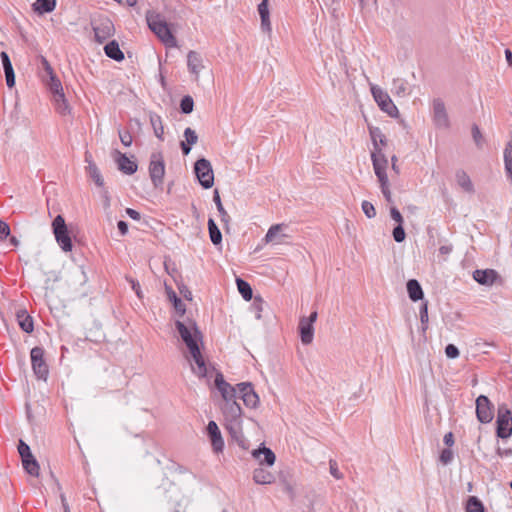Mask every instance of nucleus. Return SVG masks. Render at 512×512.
Segmentation results:
<instances>
[{
    "instance_id": "18",
    "label": "nucleus",
    "mask_w": 512,
    "mask_h": 512,
    "mask_svg": "<svg viewBox=\"0 0 512 512\" xmlns=\"http://www.w3.org/2000/svg\"><path fill=\"white\" fill-rule=\"evenodd\" d=\"M497 278L498 273L493 269H477L473 272V279L481 285L491 286Z\"/></svg>"
},
{
    "instance_id": "30",
    "label": "nucleus",
    "mask_w": 512,
    "mask_h": 512,
    "mask_svg": "<svg viewBox=\"0 0 512 512\" xmlns=\"http://www.w3.org/2000/svg\"><path fill=\"white\" fill-rule=\"evenodd\" d=\"M283 226V224L272 225L265 235V242L270 243L275 241L276 238H278L279 240L277 241V243H282L281 239L286 237L285 234H280V231L282 230Z\"/></svg>"
},
{
    "instance_id": "13",
    "label": "nucleus",
    "mask_w": 512,
    "mask_h": 512,
    "mask_svg": "<svg viewBox=\"0 0 512 512\" xmlns=\"http://www.w3.org/2000/svg\"><path fill=\"white\" fill-rule=\"evenodd\" d=\"M238 393L244 404L249 408H256L259 403V397L254 391L252 384L242 382L237 384Z\"/></svg>"
},
{
    "instance_id": "1",
    "label": "nucleus",
    "mask_w": 512,
    "mask_h": 512,
    "mask_svg": "<svg viewBox=\"0 0 512 512\" xmlns=\"http://www.w3.org/2000/svg\"><path fill=\"white\" fill-rule=\"evenodd\" d=\"M175 328L197 366L196 369L193 368L194 373L198 377H205L207 375V367L198 345L202 334L196 322L188 317L183 320L178 319L175 321Z\"/></svg>"
},
{
    "instance_id": "3",
    "label": "nucleus",
    "mask_w": 512,
    "mask_h": 512,
    "mask_svg": "<svg viewBox=\"0 0 512 512\" xmlns=\"http://www.w3.org/2000/svg\"><path fill=\"white\" fill-rule=\"evenodd\" d=\"M146 21L148 27L152 32L168 47H176L177 40L168 23L164 20V18L154 11H148L146 13Z\"/></svg>"
},
{
    "instance_id": "11",
    "label": "nucleus",
    "mask_w": 512,
    "mask_h": 512,
    "mask_svg": "<svg viewBox=\"0 0 512 512\" xmlns=\"http://www.w3.org/2000/svg\"><path fill=\"white\" fill-rule=\"evenodd\" d=\"M433 122L439 129H448L450 121L443 100L436 98L433 100Z\"/></svg>"
},
{
    "instance_id": "54",
    "label": "nucleus",
    "mask_w": 512,
    "mask_h": 512,
    "mask_svg": "<svg viewBox=\"0 0 512 512\" xmlns=\"http://www.w3.org/2000/svg\"><path fill=\"white\" fill-rule=\"evenodd\" d=\"M445 354L450 359H455L459 356V350L454 344H448L445 348Z\"/></svg>"
},
{
    "instance_id": "60",
    "label": "nucleus",
    "mask_w": 512,
    "mask_h": 512,
    "mask_svg": "<svg viewBox=\"0 0 512 512\" xmlns=\"http://www.w3.org/2000/svg\"><path fill=\"white\" fill-rule=\"evenodd\" d=\"M41 63H42V67H43L44 72H45V76L44 77H49V76L54 74L53 69H52L51 65L49 64V62L47 61L46 58L42 57Z\"/></svg>"
},
{
    "instance_id": "9",
    "label": "nucleus",
    "mask_w": 512,
    "mask_h": 512,
    "mask_svg": "<svg viewBox=\"0 0 512 512\" xmlns=\"http://www.w3.org/2000/svg\"><path fill=\"white\" fill-rule=\"evenodd\" d=\"M371 93L382 111L386 112L391 117L397 116L398 109L385 91L373 85L371 86Z\"/></svg>"
},
{
    "instance_id": "24",
    "label": "nucleus",
    "mask_w": 512,
    "mask_h": 512,
    "mask_svg": "<svg viewBox=\"0 0 512 512\" xmlns=\"http://www.w3.org/2000/svg\"><path fill=\"white\" fill-rule=\"evenodd\" d=\"M407 292L409 298L413 301L422 300L424 297V293L420 283L416 279H410L407 282Z\"/></svg>"
},
{
    "instance_id": "57",
    "label": "nucleus",
    "mask_w": 512,
    "mask_h": 512,
    "mask_svg": "<svg viewBox=\"0 0 512 512\" xmlns=\"http://www.w3.org/2000/svg\"><path fill=\"white\" fill-rule=\"evenodd\" d=\"M390 216L398 225H403V217L396 207L393 206L390 208Z\"/></svg>"
},
{
    "instance_id": "20",
    "label": "nucleus",
    "mask_w": 512,
    "mask_h": 512,
    "mask_svg": "<svg viewBox=\"0 0 512 512\" xmlns=\"http://www.w3.org/2000/svg\"><path fill=\"white\" fill-rule=\"evenodd\" d=\"M0 58L5 73L6 84L9 88H13L15 86V73L10 57L7 52L2 51L0 53Z\"/></svg>"
},
{
    "instance_id": "2",
    "label": "nucleus",
    "mask_w": 512,
    "mask_h": 512,
    "mask_svg": "<svg viewBox=\"0 0 512 512\" xmlns=\"http://www.w3.org/2000/svg\"><path fill=\"white\" fill-rule=\"evenodd\" d=\"M224 427L231 439L242 449L249 448V442L243 434L242 408L237 402H229L221 407Z\"/></svg>"
},
{
    "instance_id": "31",
    "label": "nucleus",
    "mask_w": 512,
    "mask_h": 512,
    "mask_svg": "<svg viewBox=\"0 0 512 512\" xmlns=\"http://www.w3.org/2000/svg\"><path fill=\"white\" fill-rule=\"evenodd\" d=\"M371 160L373 164L374 171H376V168L379 166V168L382 169V171H386L388 160L385 157V155L382 153L381 149L374 150L371 153Z\"/></svg>"
},
{
    "instance_id": "27",
    "label": "nucleus",
    "mask_w": 512,
    "mask_h": 512,
    "mask_svg": "<svg viewBox=\"0 0 512 512\" xmlns=\"http://www.w3.org/2000/svg\"><path fill=\"white\" fill-rule=\"evenodd\" d=\"M104 51L109 58L115 61H122L124 59V54L121 51L119 44L115 40L107 43L104 47Z\"/></svg>"
},
{
    "instance_id": "52",
    "label": "nucleus",
    "mask_w": 512,
    "mask_h": 512,
    "mask_svg": "<svg viewBox=\"0 0 512 512\" xmlns=\"http://www.w3.org/2000/svg\"><path fill=\"white\" fill-rule=\"evenodd\" d=\"M118 133H119V138H120L121 143L126 147L131 146L133 139H132V135L130 134V132L119 130Z\"/></svg>"
},
{
    "instance_id": "21",
    "label": "nucleus",
    "mask_w": 512,
    "mask_h": 512,
    "mask_svg": "<svg viewBox=\"0 0 512 512\" xmlns=\"http://www.w3.org/2000/svg\"><path fill=\"white\" fill-rule=\"evenodd\" d=\"M298 329H299L302 343L304 345L310 344L313 341V337H314L313 324L306 321L303 318H300Z\"/></svg>"
},
{
    "instance_id": "8",
    "label": "nucleus",
    "mask_w": 512,
    "mask_h": 512,
    "mask_svg": "<svg viewBox=\"0 0 512 512\" xmlns=\"http://www.w3.org/2000/svg\"><path fill=\"white\" fill-rule=\"evenodd\" d=\"M30 357L34 374L38 379L46 380L49 374V369L44 359L43 348L38 346L32 348Z\"/></svg>"
},
{
    "instance_id": "61",
    "label": "nucleus",
    "mask_w": 512,
    "mask_h": 512,
    "mask_svg": "<svg viewBox=\"0 0 512 512\" xmlns=\"http://www.w3.org/2000/svg\"><path fill=\"white\" fill-rule=\"evenodd\" d=\"M420 320L422 324H425L428 322V309H427V303H424L422 307L420 308Z\"/></svg>"
},
{
    "instance_id": "50",
    "label": "nucleus",
    "mask_w": 512,
    "mask_h": 512,
    "mask_svg": "<svg viewBox=\"0 0 512 512\" xmlns=\"http://www.w3.org/2000/svg\"><path fill=\"white\" fill-rule=\"evenodd\" d=\"M393 238L397 243H401L405 240L406 234L403 225H397L392 232Z\"/></svg>"
},
{
    "instance_id": "5",
    "label": "nucleus",
    "mask_w": 512,
    "mask_h": 512,
    "mask_svg": "<svg viewBox=\"0 0 512 512\" xmlns=\"http://www.w3.org/2000/svg\"><path fill=\"white\" fill-rule=\"evenodd\" d=\"M194 172L204 189H209L214 184V173L209 160L205 158L198 159L194 164Z\"/></svg>"
},
{
    "instance_id": "4",
    "label": "nucleus",
    "mask_w": 512,
    "mask_h": 512,
    "mask_svg": "<svg viewBox=\"0 0 512 512\" xmlns=\"http://www.w3.org/2000/svg\"><path fill=\"white\" fill-rule=\"evenodd\" d=\"M52 230L55 239L61 249L65 252L71 251L73 244L63 216L57 215L54 218L52 222Z\"/></svg>"
},
{
    "instance_id": "36",
    "label": "nucleus",
    "mask_w": 512,
    "mask_h": 512,
    "mask_svg": "<svg viewBox=\"0 0 512 512\" xmlns=\"http://www.w3.org/2000/svg\"><path fill=\"white\" fill-rule=\"evenodd\" d=\"M22 465H23L24 470L29 475L34 476V477L39 476L40 466L34 456L32 458L24 459L22 461Z\"/></svg>"
},
{
    "instance_id": "19",
    "label": "nucleus",
    "mask_w": 512,
    "mask_h": 512,
    "mask_svg": "<svg viewBox=\"0 0 512 512\" xmlns=\"http://www.w3.org/2000/svg\"><path fill=\"white\" fill-rule=\"evenodd\" d=\"M187 67L190 73L198 80L200 71L204 68L201 55L196 51H189L187 55Z\"/></svg>"
},
{
    "instance_id": "29",
    "label": "nucleus",
    "mask_w": 512,
    "mask_h": 512,
    "mask_svg": "<svg viewBox=\"0 0 512 512\" xmlns=\"http://www.w3.org/2000/svg\"><path fill=\"white\" fill-rule=\"evenodd\" d=\"M457 184L466 192L472 193L474 191L473 184L468 174L463 170L456 171L455 174Z\"/></svg>"
},
{
    "instance_id": "12",
    "label": "nucleus",
    "mask_w": 512,
    "mask_h": 512,
    "mask_svg": "<svg viewBox=\"0 0 512 512\" xmlns=\"http://www.w3.org/2000/svg\"><path fill=\"white\" fill-rule=\"evenodd\" d=\"M493 406L485 395L476 399V416L481 423H489L493 419Z\"/></svg>"
},
{
    "instance_id": "41",
    "label": "nucleus",
    "mask_w": 512,
    "mask_h": 512,
    "mask_svg": "<svg viewBox=\"0 0 512 512\" xmlns=\"http://www.w3.org/2000/svg\"><path fill=\"white\" fill-rule=\"evenodd\" d=\"M466 512H485L482 502L476 496H470L466 504Z\"/></svg>"
},
{
    "instance_id": "14",
    "label": "nucleus",
    "mask_w": 512,
    "mask_h": 512,
    "mask_svg": "<svg viewBox=\"0 0 512 512\" xmlns=\"http://www.w3.org/2000/svg\"><path fill=\"white\" fill-rule=\"evenodd\" d=\"M113 158L117 163L118 169L127 175H132L137 171V163L128 158L124 153L118 150L113 152Z\"/></svg>"
},
{
    "instance_id": "25",
    "label": "nucleus",
    "mask_w": 512,
    "mask_h": 512,
    "mask_svg": "<svg viewBox=\"0 0 512 512\" xmlns=\"http://www.w3.org/2000/svg\"><path fill=\"white\" fill-rule=\"evenodd\" d=\"M253 480L257 484L266 485L273 483L275 477L270 471L264 468H256L253 471Z\"/></svg>"
},
{
    "instance_id": "64",
    "label": "nucleus",
    "mask_w": 512,
    "mask_h": 512,
    "mask_svg": "<svg viewBox=\"0 0 512 512\" xmlns=\"http://www.w3.org/2000/svg\"><path fill=\"white\" fill-rule=\"evenodd\" d=\"M381 192L388 203H393L392 194L389 187L381 189Z\"/></svg>"
},
{
    "instance_id": "15",
    "label": "nucleus",
    "mask_w": 512,
    "mask_h": 512,
    "mask_svg": "<svg viewBox=\"0 0 512 512\" xmlns=\"http://www.w3.org/2000/svg\"><path fill=\"white\" fill-rule=\"evenodd\" d=\"M207 434L210 438L213 450L218 453L222 452L224 448V440L222 438L220 429L215 421H210L207 425Z\"/></svg>"
},
{
    "instance_id": "49",
    "label": "nucleus",
    "mask_w": 512,
    "mask_h": 512,
    "mask_svg": "<svg viewBox=\"0 0 512 512\" xmlns=\"http://www.w3.org/2000/svg\"><path fill=\"white\" fill-rule=\"evenodd\" d=\"M184 138H185V142L191 146L196 144L198 141V136H197L196 132L190 127H187L184 130Z\"/></svg>"
},
{
    "instance_id": "28",
    "label": "nucleus",
    "mask_w": 512,
    "mask_h": 512,
    "mask_svg": "<svg viewBox=\"0 0 512 512\" xmlns=\"http://www.w3.org/2000/svg\"><path fill=\"white\" fill-rule=\"evenodd\" d=\"M150 123L153 128L155 136L160 140H164V126L162 122V118L156 113H150L149 115Z\"/></svg>"
},
{
    "instance_id": "43",
    "label": "nucleus",
    "mask_w": 512,
    "mask_h": 512,
    "mask_svg": "<svg viewBox=\"0 0 512 512\" xmlns=\"http://www.w3.org/2000/svg\"><path fill=\"white\" fill-rule=\"evenodd\" d=\"M472 138L477 148L481 149L485 143V138L482 135L478 125L473 124L471 128Z\"/></svg>"
},
{
    "instance_id": "6",
    "label": "nucleus",
    "mask_w": 512,
    "mask_h": 512,
    "mask_svg": "<svg viewBox=\"0 0 512 512\" xmlns=\"http://www.w3.org/2000/svg\"><path fill=\"white\" fill-rule=\"evenodd\" d=\"M496 434L502 439H506L512 434V414L506 405L498 407Z\"/></svg>"
},
{
    "instance_id": "51",
    "label": "nucleus",
    "mask_w": 512,
    "mask_h": 512,
    "mask_svg": "<svg viewBox=\"0 0 512 512\" xmlns=\"http://www.w3.org/2000/svg\"><path fill=\"white\" fill-rule=\"evenodd\" d=\"M126 280L131 285V288L136 293L137 297L139 299H142L143 298V293H142V290H141L139 282L137 280L131 278V277H128V276H126Z\"/></svg>"
},
{
    "instance_id": "45",
    "label": "nucleus",
    "mask_w": 512,
    "mask_h": 512,
    "mask_svg": "<svg viewBox=\"0 0 512 512\" xmlns=\"http://www.w3.org/2000/svg\"><path fill=\"white\" fill-rule=\"evenodd\" d=\"M361 208L367 218L371 219L376 216V209L371 202L364 200L361 204Z\"/></svg>"
},
{
    "instance_id": "26",
    "label": "nucleus",
    "mask_w": 512,
    "mask_h": 512,
    "mask_svg": "<svg viewBox=\"0 0 512 512\" xmlns=\"http://www.w3.org/2000/svg\"><path fill=\"white\" fill-rule=\"evenodd\" d=\"M17 320H18V323H19V326L20 328L26 332V333H31L34 329V325H33V319L32 317L27 313L26 310H19L17 312Z\"/></svg>"
},
{
    "instance_id": "33",
    "label": "nucleus",
    "mask_w": 512,
    "mask_h": 512,
    "mask_svg": "<svg viewBox=\"0 0 512 512\" xmlns=\"http://www.w3.org/2000/svg\"><path fill=\"white\" fill-rule=\"evenodd\" d=\"M393 88L392 91L395 95L399 97H405L409 94L408 83L403 78H396L393 80Z\"/></svg>"
},
{
    "instance_id": "42",
    "label": "nucleus",
    "mask_w": 512,
    "mask_h": 512,
    "mask_svg": "<svg viewBox=\"0 0 512 512\" xmlns=\"http://www.w3.org/2000/svg\"><path fill=\"white\" fill-rule=\"evenodd\" d=\"M266 306L265 301L260 296H255L251 305V309L255 314L256 319L262 318V312Z\"/></svg>"
},
{
    "instance_id": "22",
    "label": "nucleus",
    "mask_w": 512,
    "mask_h": 512,
    "mask_svg": "<svg viewBox=\"0 0 512 512\" xmlns=\"http://www.w3.org/2000/svg\"><path fill=\"white\" fill-rule=\"evenodd\" d=\"M91 156L86 153L85 155V161L88 163L86 170L89 176L92 178V180L95 182V184L99 187H102L104 185L103 177L100 173V170L96 166V164L90 159Z\"/></svg>"
},
{
    "instance_id": "59",
    "label": "nucleus",
    "mask_w": 512,
    "mask_h": 512,
    "mask_svg": "<svg viewBox=\"0 0 512 512\" xmlns=\"http://www.w3.org/2000/svg\"><path fill=\"white\" fill-rule=\"evenodd\" d=\"M258 13L260 16L270 15L268 9V0H261L260 4L258 5Z\"/></svg>"
},
{
    "instance_id": "46",
    "label": "nucleus",
    "mask_w": 512,
    "mask_h": 512,
    "mask_svg": "<svg viewBox=\"0 0 512 512\" xmlns=\"http://www.w3.org/2000/svg\"><path fill=\"white\" fill-rule=\"evenodd\" d=\"M18 452L21 456L22 461L24 459L32 458L33 454L31 453L30 447L23 440L19 441Z\"/></svg>"
},
{
    "instance_id": "62",
    "label": "nucleus",
    "mask_w": 512,
    "mask_h": 512,
    "mask_svg": "<svg viewBox=\"0 0 512 512\" xmlns=\"http://www.w3.org/2000/svg\"><path fill=\"white\" fill-rule=\"evenodd\" d=\"M126 214L133 220H140L141 218L140 213L132 208H126Z\"/></svg>"
},
{
    "instance_id": "63",
    "label": "nucleus",
    "mask_w": 512,
    "mask_h": 512,
    "mask_svg": "<svg viewBox=\"0 0 512 512\" xmlns=\"http://www.w3.org/2000/svg\"><path fill=\"white\" fill-rule=\"evenodd\" d=\"M117 227H118V230L121 233V235L127 234L128 224L125 221H123V220L118 221Z\"/></svg>"
},
{
    "instance_id": "35",
    "label": "nucleus",
    "mask_w": 512,
    "mask_h": 512,
    "mask_svg": "<svg viewBox=\"0 0 512 512\" xmlns=\"http://www.w3.org/2000/svg\"><path fill=\"white\" fill-rule=\"evenodd\" d=\"M504 165L507 177L512 184V140L508 142L504 150Z\"/></svg>"
},
{
    "instance_id": "47",
    "label": "nucleus",
    "mask_w": 512,
    "mask_h": 512,
    "mask_svg": "<svg viewBox=\"0 0 512 512\" xmlns=\"http://www.w3.org/2000/svg\"><path fill=\"white\" fill-rule=\"evenodd\" d=\"M374 172H375V175L377 176L378 181L380 183V188L384 189V188L389 187V180H388L386 171H382V169L379 168V166H378L376 168V171H374Z\"/></svg>"
},
{
    "instance_id": "56",
    "label": "nucleus",
    "mask_w": 512,
    "mask_h": 512,
    "mask_svg": "<svg viewBox=\"0 0 512 512\" xmlns=\"http://www.w3.org/2000/svg\"><path fill=\"white\" fill-rule=\"evenodd\" d=\"M453 459V452L450 449H443L440 454V461L447 465L449 464Z\"/></svg>"
},
{
    "instance_id": "16",
    "label": "nucleus",
    "mask_w": 512,
    "mask_h": 512,
    "mask_svg": "<svg viewBox=\"0 0 512 512\" xmlns=\"http://www.w3.org/2000/svg\"><path fill=\"white\" fill-rule=\"evenodd\" d=\"M95 39L99 43H103L114 33V25L109 19L100 21L93 28Z\"/></svg>"
},
{
    "instance_id": "38",
    "label": "nucleus",
    "mask_w": 512,
    "mask_h": 512,
    "mask_svg": "<svg viewBox=\"0 0 512 512\" xmlns=\"http://www.w3.org/2000/svg\"><path fill=\"white\" fill-rule=\"evenodd\" d=\"M236 284L238 291L242 295V297L247 301L251 300L253 297V291L250 284L241 278L236 279Z\"/></svg>"
},
{
    "instance_id": "53",
    "label": "nucleus",
    "mask_w": 512,
    "mask_h": 512,
    "mask_svg": "<svg viewBox=\"0 0 512 512\" xmlns=\"http://www.w3.org/2000/svg\"><path fill=\"white\" fill-rule=\"evenodd\" d=\"M261 18V29L263 32L270 34L272 31L270 15L260 16Z\"/></svg>"
},
{
    "instance_id": "7",
    "label": "nucleus",
    "mask_w": 512,
    "mask_h": 512,
    "mask_svg": "<svg viewBox=\"0 0 512 512\" xmlns=\"http://www.w3.org/2000/svg\"><path fill=\"white\" fill-rule=\"evenodd\" d=\"M149 174L155 187H159L163 184L165 164L161 153H152L149 164Z\"/></svg>"
},
{
    "instance_id": "58",
    "label": "nucleus",
    "mask_w": 512,
    "mask_h": 512,
    "mask_svg": "<svg viewBox=\"0 0 512 512\" xmlns=\"http://www.w3.org/2000/svg\"><path fill=\"white\" fill-rule=\"evenodd\" d=\"M10 235V227L9 225L4 222L0 221V240L3 241L7 239V237Z\"/></svg>"
},
{
    "instance_id": "37",
    "label": "nucleus",
    "mask_w": 512,
    "mask_h": 512,
    "mask_svg": "<svg viewBox=\"0 0 512 512\" xmlns=\"http://www.w3.org/2000/svg\"><path fill=\"white\" fill-rule=\"evenodd\" d=\"M208 230L211 242L214 245L220 244L222 241V234L212 218H209L208 220Z\"/></svg>"
},
{
    "instance_id": "34",
    "label": "nucleus",
    "mask_w": 512,
    "mask_h": 512,
    "mask_svg": "<svg viewBox=\"0 0 512 512\" xmlns=\"http://www.w3.org/2000/svg\"><path fill=\"white\" fill-rule=\"evenodd\" d=\"M47 78V86L53 95V99L58 97V95H64L62 84L56 75L53 74Z\"/></svg>"
},
{
    "instance_id": "55",
    "label": "nucleus",
    "mask_w": 512,
    "mask_h": 512,
    "mask_svg": "<svg viewBox=\"0 0 512 512\" xmlns=\"http://www.w3.org/2000/svg\"><path fill=\"white\" fill-rule=\"evenodd\" d=\"M329 469L331 475L336 479H341L343 477V474L339 471L337 462L335 460L329 461Z\"/></svg>"
},
{
    "instance_id": "39",
    "label": "nucleus",
    "mask_w": 512,
    "mask_h": 512,
    "mask_svg": "<svg viewBox=\"0 0 512 512\" xmlns=\"http://www.w3.org/2000/svg\"><path fill=\"white\" fill-rule=\"evenodd\" d=\"M213 201L215 202L217 210L221 216V221L227 224L230 220V216L228 215L227 211L224 209L222 205L219 191L217 189L214 190Z\"/></svg>"
},
{
    "instance_id": "32",
    "label": "nucleus",
    "mask_w": 512,
    "mask_h": 512,
    "mask_svg": "<svg viewBox=\"0 0 512 512\" xmlns=\"http://www.w3.org/2000/svg\"><path fill=\"white\" fill-rule=\"evenodd\" d=\"M369 134H370V137H371V140H372V143H373L374 150L380 149L379 146H378V142L381 145H383V146L386 145V142H387L386 137L382 133L380 128L370 126L369 127Z\"/></svg>"
},
{
    "instance_id": "17",
    "label": "nucleus",
    "mask_w": 512,
    "mask_h": 512,
    "mask_svg": "<svg viewBox=\"0 0 512 512\" xmlns=\"http://www.w3.org/2000/svg\"><path fill=\"white\" fill-rule=\"evenodd\" d=\"M252 456L258 461L260 465L272 466L275 463V453L266 446L259 447L252 452Z\"/></svg>"
},
{
    "instance_id": "40",
    "label": "nucleus",
    "mask_w": 512,
    "mask_h": 512,
    "mask_svg": "<svg viewBox=\"0 0 512 512\" xmlns=\"http://www.w3.org/2000/svg\"><path fill=\"white\" fill-rule=\"evenodd\" d=\"M56 110L61 115H67L70 113V106L65 98V95H58L54 98Z\"/></svg>"
},
{
    "instance_id": "44",
    "label": "nucleus",
    "mask_w": 512,
    "mask_h": 512,
    "mask_svg": "<svg viewBox=\"0 0 512 512\" xmlns=\"http://www.w3.org/2000/svg\"><path fill=\"white\" fill-rule=\"evenodd\" d=\"M194 101L189 95L184 96L180 102L181 112L184 114H190L193 111Z\"/></svg>"
},
{
    "instance_id": "48",
    "label": "nucleus",
    "mask_w": 512,
    "mask_h": 512,
    "mask_svg": "<svg viewBox=\"0 0 512 512\" xmlns=\"http://www.w3.org/2000/svg\"><path fill=\"white\" fill-rule=\"evenodd\" d=\"M172 300L174 309L179 314V317H184L186 311L185 304L182 302L180 298L177 297L175 293L172 294Z\"/></svg>"
},
{
    "instance_id": "23",
    "label": "nucleus",
    "mask_w": 512,
    "mask_h": 512,
    "mask_svg": "<svg viewBox=\"0 0 512 512\" xmlns=\"http://www.w3.org/2000/svg\"><path fill=\"white\" fill-rule=\"evenodd\" d=\"M56 4V0H36L32 4V10L38 15H43L53 12L56 8Z\"/></svg>"
},
{
    "instance_id": "10",
    "label": "nucleus",
    "mask_w": 512,
    "mask_h": 512,
    "mask_svg": "<svg viewBox=\"0 0 512 512\" xmlns=\"http://www.w3.org/2000/svg\"><path fill=\"white\" fill-rule=\"evenodd\" d=\"M214 382L216 388L224 400V404H228L229 402H236V396L239 394L237 386L233 387L228 382H226L222 373L220 372L216 373Z\"/></svg>"
}]
</instances>
